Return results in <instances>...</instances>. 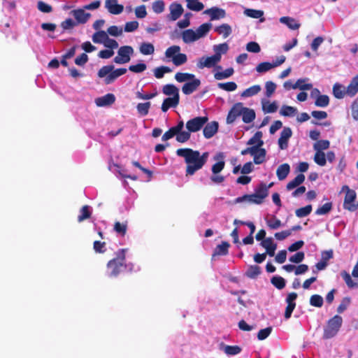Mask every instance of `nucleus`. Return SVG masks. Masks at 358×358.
<instances>
[{
  "label": "nucleus",
  "instance_id": "nucleus-60",
  "mask_svg": "<svg viewBox=\"0 0 358 358\" xmlns=\"http://www.w3.org/2000/svg\"><path fill=\"white\" fill-rule=\"evenodd\" d=\"M314 161L319 166H324L327 163L324 153L323 152L316 151L314 156Z\"/></svg>",
  "mask_w": 358,
  "mask_h": 358
},
{
  "label": "nucleus",
  "instance_id": "nucleus-4",
  "mask_svg": "<svg viewBox=\"0 0 358 358\" xmlns=\"http://www.w3.org/2000/svg\"><path fill=\"white\" fill-rule=\"evenodd\" d=\"M342 324V317L338 315H334L327 321V325L324 328L322 338L329 339L334 337L339 331Z\"/></svg>",
  "mask_w": 358,
  "mask_h": 358
},
{
  "label": "nucleus",
  "instance_id": "nucleus-1",
  "mask_svg": "<svg viewBox=\"0 0 358 358\" xmlns=\"http://www.w3.org/2000/svg\"><path fill=\"white\" fill-rule=\"evenodd\" d=\"M176 155L185 159L187 164L186 176H193L196 171L201 169L206 164L209 155L208 152L201 155L199 151L194 150L192 148H179L176 150Z\"/></svg>",
  "mask_w": 358,
  "mask_h": 358
},
{
  "label": "nucleus",
  "instance_id": "nucleus-38",
  "mask_svg": "<svg viewBox=\"0 0 358 358\" xmlns=\"http://www.w3.org/2000/svg\"><path fill=\"white\" fill-rule=\"evenodd\" d=\"M186 1L187 7L191 10L201 11L204 8L203 3L199 0H186Z\"/></svg>",
  "mask_w": 358,
  "mask_h": 358
},
{
  "label": "nucleus",
  "instance_id": "nucleus-29",
  "mask_svg": "<svg viewBox=\"0 0 358 358\" xmlns=\"http://www.w3.org/2000/svg\"><path fill=\"white\" fill-rule=\"evenodd\" d=\"M255 112L253 109L243 107L242 120L244 123H250L255 119Z\"/></svg>",
  "mask_w": 358,
  "mask_h": 358
},
{
  "label": "nucleus",
  "instance_id": "nucleus-43",
  "mask_svg": "<svg viewBox=\"0 0 358 358\" xmlns=\"http://www.w3.org/2000/svg\"><path fill=\"white\" fill-rule=\"evenodd\" d=\"M234 69L228 68L225 69L224 71H218L214 74V77L216 80H222L227 78H229L234 74Z\"/></svg>",
  "mask_w": 358,
  "mask_h": 358
},
{
  "label": "nucleus",
  "instance_id": "nucleus-28",
  "mask_svg": "<svg viewBox=\"0 0 358 358\" xmlns=\"http://www.w3.org/2000/svg\"><path fill=\"white\" fill-rule=\"evenodd\" d=\"M266 151L264 148L260 147L259 148H257L255 151V154H253V161L255 164H262L266 159Z\"/></svg>",
  "mask_w": 358,
  "mask_h": 358
},
{
  "label": "nucleus",
  "instance_id": "nucleus-53",
  "mask_svg": "<svg viewBox=\"0 0 358 358\" xmlns=\"http://www.w3.org/2000/svg\"><path fill=\"white\" fill-rule=\"evenodd\" d=\"M313 85L310 83H305L304 79H299L292 86V89H300L301 90H309L312 89Z\"/></svg>",
  "mask_w": 358,
  "mask_h": 358
},
{
  "label": "nucleus",
  "instance_id": "nucleus-63",
  "mask_svg": "<svg viewBox=\"0 0 358 358\" xmlns=\"http://www.w3.org/2000/svg\"><path fill=\"white\" fill-rule=\"evenodd\" d=\"M263 110L267 113H275L278 109V106L276 103L274 101L273 103H270L269 101H266L263 103Z\"/></svg>",
  "mask_w": 358,
  "mask_h": 358
},
{
  "label": "nucleus",
  "instance_id": "nucleus-9",
  "mask_svg": "<svg viewBox=\"0 0 358 358\" xmlns=\"http://www.w3.org/2000/svg\"><path fill=\"white\" fill-rule=\"evenodd\" d=\"M298 295L296 292H291L288 294L286 298L287 307L285 311V318L288 320L291 317L292 313L296 307L295 300L296 299Z\"/></svg>",
  "mask_w": 358,
  "mask_h": 358
},
{
  "label": "nucleus",
  "instance_id": "nucleus-35",
  "mask_svg": "<svg viewBox=\"0 0 358 358\" xmlns=\"http://www.w3.org/2000/svg\"><path fill=\"white\" fill-rule=\"evenodd\" d=\"M91 215L92 211L90 210V206L85 205L80 210V215L78 216V222H82L84 220L90 218Z\"/></svg>",
  "mask_w": 358,
  "mask_h": 358
},
{
  "label": "nucleus",
  "instance_id": "nucleus-19",
  "mask_svg": "<svg viewBox=\"0 0 358 358\" xmlns=\"http://www.w3.org/2000/svg\"><path fill=\"white\" fill-rule=\"evenodd\" d=\"M115 101V96L113 94L108 93L106 95L98 97L95 99V103L97 106L103 107L110 106Z\"/></svg>",
  "mask_w": 358,
  "mask_h": 358
},
{
  "label": "nucleus",
  "instance_id": "nucleus-18",
  "mask_svg": "<svg viewBox=\"0 0 358 358\" xmlns=\"http://www.w3.org/2000/svg\"><path fill=\"white\" fill-rule=\"evenodd\" d=\"M219 124L216 121H213L205 124L203 127V134L206 138H210L213 137L218 130Z\"/></svg>",
  "mask_w": 358,
  "mask_h": 358
},
{
  "label": "nucleus",
  "instance_id": "nucleus-7",
  "mask_svg": "<svg viewBox=\"0 0 358 358\" xmlns=\"http://www.w3.org/2000/svg\"><path fill=\"white\" fill-rule=\"evenodd\" d=\"M208 120V117H196L186 122V129H187V132L191 133L196 132L201 130L204 125L207 123Z\"/></svg>",
  "mask_w": 358,
  "mask_h": 358
},
{
  "label": "nucleus",
  "instance_id": "nucleus-48",
  "mask_svg": "<svg viewBox=\"0 0 358 358\" xmlns=\"http://www.w3.org/2000/svg\"><path fill=\"white\" fill-rule=\"evenodd\" d=\"M106 38H108V34L104 31H99L92 36V41L95 43H103Z\"/></svg>",
  "mask_w": 358,
  "mask_h": 358
},
{
  "label": "nucleus",
  "instance_id": "nucleus-37",
  "mask_svg": "<svg viewBox=\"0 0 358 358\" xmlns=\"http://www.w3.org/2000/svg\"><path fill=\"white\" fill-rule=\"evenodd\" d=\"M211 27L212 24L210 23H203L200 25L195 31L198 38L199 39L205 36L210 31Z\"/></svg>",
  "mask_w": 358,
  "mask_h": 358
},
{
  "label": "nucleus",
  "instance_id": "nucleus-17",
  "mask_svg": "<svg viewBox=\"0 0 358 358\" xmlns=\"http://www.w3.org/2000/svg\"><path fill=\"white\" fill-rule=\"evenodd\" d=\"M260 245L266 249V255L270 257H273L275 255V251L277 248V244L273 242L272 238H266L263 240Z\"/></svg>",
  "mask_w": 358,
  "mask_h": 358
},
{
  "label": "nucleus",
  "instance_id": "nucleus-62",
  "mask_svg": "<svg viewBox=\"0 0 358 358\" xmlns=\"http://www.w3.org/2000/svg\"><path fill=\"white\" fill-rule=\"evenodd\" d=\"M273 68H274L273 63L264 62H262V63L259 64L256 66V71L258 73H265Z\"/></svg>",
  "mask_w": 358,
  "mask_h": 358
},
{
  "label": "nucleus",
  "instance_id": "nucleus-2",
  "mask_svg": "<svg viewBox=\"0 0 358 358\" xmlns=\"http://www.w3.org/2000/svg\"><path fill=\"white\" fill-rule=\"evenodd\" d=\"M127 249L122 248L116 253V257L108 261L107 263L108 275L110 278H116L121 273L122 268H127L126 264V252Z\"/></svg>",
  "mask_w": 358,
  "mask_h": 358
},
{
  "label": "nucleus",
  "instance_id": "nucleus-54",
  "mask_svg": "<svg viewBox=\"0 0 358 358\" xmlns=\"http://www.w3.org/2000/svg\"><path fill=\"white\" fill-rule=\"evenodd\" d=\"M244 13L247 16L255 19L261 18L264 15V12L262 10L252 8L245 9L244 10Z\"/></svg>",
  "mask_w": 358,
  "mask_h": 358
},
{
  "label": "nucleus",
  "instance_id": "nucleus-47",
  "mask_svg": "<svg viewBox=\"0 0 358 358\" xmlns=\"http://www.w3.org/2000/svg\"><path fill=\"white\" fill-rule=\"evenodd\" d=\"M140 52L144 55H152L155 52L154 45L150 43H143L140 46Z\"/></svg>",
  "mask_w": 358,
  "mask_h": 358
},
{
  "label": "nucleus",
  "instance_id": "nucleus-14",
  "mask_svg": "<svg viewBox=\"0 0 358 358\" xmlns=\"http://www.w3.org/2000/svg\"><path fill=\"white\" fill-rule=\"evenodd\" d=\"M292 131L289 127H284L278 139V145L281 150H285L288 146V140L292 136Z\"/></svg>",
  "mask_w": 358,
  "mask_h": 358
},
{
  "label": "nucleus",
  "instance_id": "nucleus-3",
  "mask_svg": "<svg viewBox=\"0 0 358 358\" xmlns=\"http://www.w3.org/2000/svg\"><path fill=\"white\" fill-rule=\"evenodd\" d=\"M113 65H106L102 66L98 71L99 78H105L104 83L106 85L113 83L118 77L125 74L127 69L125 68H120L114 70Z\"/></svg>",
  "mask_w": 358,
  "mask_h": 358
},
{
  "label": "nucleus",
  "instance_id": "nucleus-20",
  "mask_svg": "<svg viewBox=\"0 0 358 358\" xmlns=\"http://www.w3.org/2000/svg\"><path fill=\"white\" fill-rule=\"evenodd\" d=\"M180 101V96L177 95L172 97L166 98L162 104L161 109L163 112H166L170 108H176Z\"/></svg>",
  "mask_w": 358,
  "mask_h": 358
},
{
  "label": "nucleus",
  "instance_id": "nucleus-15",
  "mask_svg": "<svg viewBox=\"0 0 358 358\" xmlns=\"http://www.w3.org/2000/svg\"><path fill=\"white\" fill-rule=\"evenodd\" d=\"M71 14L76 20L77 24H85L91 17L90 13L85 12L84 8L73 10Z\"/></svg>",
  "mask_w": 358,
  "mask_h": 358
},
{
  "label": "nucleus",
  "instance_id": "nucleus-58",
  "mask_svg": "<svg viewBox=\"0 0 358 358\" xmlns=\"http://www.w3.org/2000/svg\"><path fill=\"white\" fill-rule=\"evenodd\" d=\"M332 209V203L327 202L323 204L321 207H319L315 210V214L318 215H326L329 213Z\"/></svg>",
  "mask_w": 358,
  "mask_h": 358
},
{
  "label": "nucleus",
  "instance_id": "nucleus-12",
  "mask_svg": "<svg viewBox=\"0 0 358 358\" xmlns=\"http://www.w3.org/2000/svg\"><path fill=\"white\" fill-rule=\"evenodd\" d=\"M221 59V56L217 54H215L210 57H202L199 64L198 67L200 69H203L204 67L211 68L215 66Z\"/></svg>",
  "mask_w": 358,
  "mask_h": 358
},
{
  "label": "nucleus",
  "instance_id": "nucleus-27",
  "mask_svg": "<svg viewBox=\"0 0 358 358\" xmlns=\"http://www.w3.org/2000/svg\"><path fill=\"white\" fill-rule=\"evenodd\" d=\"M182 38L185 43H189L199 40L196 32L191 29L183 31L182 33Z\"/></svg>",
  "mask_w": 358,
  "mask_h": 358
},
{
  "label": "nucleus",
  "instance_id": "nucleus-22",
  "mask_svg": "<svg viewBox=\"0 0 358 358\" xmlns=\"http://www.w3.org/2000/svg\"><path fill=\"white\" fill-rule=\"evenodd\" d=\"M170 19L173 21L178 20L182 14L184 10L180 3H173L170 5Z\"/></svg>",
  "mask_w": 358,
  "mask_h": 358
},
{
  "label": "nucleus",
  "instance_id": "nucleus-52",
  "mask_svg": "<svg viewBox=\"0 0 358 358\" xmlns=\"http://www.w3.org/2000/svg\"><path fill=\"white\" fill-rule=\"evenodd\" d=\"M330 142L328 140H318L313 145V148L316 151L322 152L329 148Z\"/></svg>",
  "mask_w": 358,
  "mask_h": 358
},
{
  "label": "nucleus",
  "instance_id": "nucleus-10",
  "mask_svg": "<svg viewBox=\"0 0 358 358\" xmlns=\"http://www.w3.org/2000/svg\"><path fill=\"white\" fill-rule=\"evenodd\" d=\"M243 110V105L242 103L238 102L235 103L228 113L227 117V122L232 124L236 119L242 115Z\"/></svg>",
  "mask_w": 358,
  "mask_h": 358
},
{
  "label": "nucleus",
  "instance_id": "nucleus-24",
  "mask_svg": "<svg viewBox=\"0 0 358 358\" xmlns=\"http://www.w3.org/2000/svg\"><path fill=\"white\" fill-rule=\"evenodd\" d=\"M358 92V74L355 76L346 88V94L350 96H355Z\"/></svg>",
  "mask_w": 358,
  "mask_h": 358
},
{
  "label": "nucleus",
  "instance_id": "nucleus-33",
  "mask_svg": "<svg viewBox=\"0 0 358 358\" xmlns=\"http://www.w3.org/2000/svg\"><path fill=\"white\" fill-rule=\"evenodd\" d=\"M128 228V222L127 221L120 222H115L114 224L113 229L114 231L121 236H124L127 234Z\"/></svg>",
  "mask_w": 358,
  "mask_h": 358
},
{
  "label": "nucleus",
  "instance_id": "nucleus-6",
  "mask_svg": "<svg viewBox=\"0 0 358 358\" xmlns=\"http://www.w3.org/2000/svg\"><path fill=\"white\" fill-rule=\"evenodd\" d=\"M180 47L178 45H172L168 48L165 52V56L167 58H171L174 65L178 66L187 61V55L184 53H180Z\"/></svg>",
  "mask_w": 358,
  "mask_h": 358
},
{
  "label": "nucleus",
  "instance_id": "nucleus-46",
  "mask_svg": "<svg viewBox=\"0 0 358 358\" xmlns=\"http://www.w3.org/2000/svg\"><path fill=\"white\" fill-rule=\"evenodd\" d=\"M271 284L278 289H282L286 285L285 280L281 276H273L271 279Z\"/></svg>",
  "mask_w": 358,
  "mask_h": 358
},
{
  "label": "nucleus",
  "instance_id": "nucleus-39",
  "mask_svg": "<svg viewBox=\"0 0 358 358\" xmlns=\"http://www.w3.org/2000/svg\"><path fill=\"white\" fill-rule=\"evenodd\" d=\"M345 94L346 90L341 84H334L333 86V94L336 99H343Z\"/></svg>",
  "mask_w": 358,
  "mask_h": 358
},
{
  "label": "nucleus",
  "instance_id": "nucleus-13",
  "mask_svg": "<svg viewBox=\"0 0 358 358\" xmlns=\"http://www.w3.org/2000/svg\"><path fill=\"white\" fill-rule=\"evenodd\" d=\"M189 80L191 81L185 83L182 87V92L186 95L192 94L201 85L200 80L195 77Z\"/></svg>",
  "mask_w": 358,
  "mask_h": 358
},
{
  "label": "nucleus",
  "instance_id": "nucleus-34",
  "mask_svg": "<svg viewBox=\"0 0 358 358\" xmlns=\"http://www.w3.org/2000/svg\"><path fill=\"white\" fill-rule=\"evenodd\" d=\"M162 92L167 96H180L178 88L173 84L165 85L162 88Z\"/></svg>",
  "mask_w": 358,
  "mask_h": 358
},
{
  "label": "nucleus",
  "instance_id": "nucleus-11",
  "mask_svg": "<svg viewBox=\"0 0 358 358\" xmlns=\"http://www.w3.org/2000/svg\"><path fill=\"white\" fill-rule=\"evenodd\" d=\"M183 127L184 122L180 120L178 122L176 126L172 127L178 134L176 136V141L179 143H185L191 137V134L189 132H187V131H182Z\"/></svg>",
  "mask_w": 358,
  "mask_h": 358
},
{
  "label": "nucleus",
  "instance_id": "nucleus-16",
  "mask_svg": "<svg viewBox=\"0 0 358 358\" xmlns=\"http://www.w3.org/2000/svg\"><path fill=\"white\" fill-rule=\"evenodd\" d=\"M105 7L113 15L120 14L124 10V6L118 4L117 0H106Z\"/></svg>",
  "mask_w": 358,
  "mask_h": 358
},
{
  "label": "nucleus",
  "instance_id": "nucleus-32",
  "mask_svg": "<svg viewBox=\"0 0 358 358\" xmlns=\"http://www.w3.org/2000/svg\"><path fill=\"white\" fill-rule=\"evenodd\" d=\"M262 273L261 267L257 265L250 266L245 271V275L251 279L257 278Z\"/></svg>",
  "mask_w": 358,
  "mask_h": 358
},
{
  "label": "nucleus",
  "instance_id": "nucleus-30",
  "mask_svg": "<svg viewBox=\"0 0 358 358\" xmlns=\"http://www.w3.org/2000/svg\"><path fill=\"white\" fill-rule=\"evenodd\" d=\"M304 180L305 176L303 173H300L287 184L286 188L287 190H292L302 184Z\"/></svg>",
  "mask_w": 358,
  "mask_h": 358
},
{
  "label": "nucleus",
  "instance_id": "nucleus-59",
  "mask_svg": "<svg viewBox=\"0 0 358 358\" xmlns=\"http://www.w3.org/2000/svg\"><path fill=\"white\" fill-rule=\"evenodd\" d=\"M224 352L227 355H236L241 352V348L238 345H225Z\"/></svg>",
  "mask_w": 358,
  "mask_h": 358
},
{
  "label": "nucleus",
  "instance_id": "nucleus-5",
  "mask_svg": "<svg viewBox=\"0 0 358 358\" xmlns=\"http://www.w3.org/2000/svg\"><path fill=\"white\" fill-rule=\"evenodd\" d=\"M342 191L345 192L343 202V208L350 212H354L358 209V203L356 201L357 194L355 190L350 189L348 185L342 187Z\"/></svg>",
  "mask_w": 358,
  "mask_h": 358
},
{
  "label": "nucleus",
  "instance_id": "nucleus-42",
  "mask_svg": "<svg viewBox=\"0 0 358 358\" xmlns=\"http://www.w3.org/2000/svg\"><path fill=\"white\" fill-rule=\"evenodd\" d=\"M151 103L150 102H145V103H139L136 106V109L138 114L141 116H145L149 113V109L150 108Z\"/></svg>",
  "mask_w": 358,
  "mask_h": 358
},
{
  "label": "nucleus",
  "instance_id": "nucleus-50",
  "mask_svg": "<svg viewBox=\"0 0 358 358\" xmlns=\"http://www.w3.org/2000/svg\"><path fill=\"white\" fill-rule=\"evenodd\" d=\"M266 223L271 229H277L282 226L281 221L274 215L271 219H266Z\"/></svg>",
  "mask_w": 358,
  "mask_h": 358
},
{
  "label": "nucleus",
  "instance_id": "nucleus-45",
  "mask_svg": "<svg viewBox=\"0 0 358 358\" xmlns=\"http://www.w3.org/2000/svg\"><path fill=\"white\" fill-rule=\"evenodd\" d=\"M297 112V109L289 106H282L280 114L285 117L294 116Z\"/></svg>",
  "mask_w": 358,
  "mask_h": 358
},
{
  "label": "nucleus",
  "instance_id": "nucleus-8",
  "mask_svg": "<svg viewBox=\"0 0 358 358\" xmlns=\"http://www.w3.org/2000/svg\"><path fill=\"white\" fill-rule=\"evenodd\" d=\"M134 53V49L131 46L124 45L119 48L117 51V56H116L113 61L116 64H122L127 63L131 59V56Z\"/></svg>",
  "mask_w": 358,
  "mask_h": 358
},
{
  "label": "nucleus",
  "instance_id": "nucleus-41",
  "mask_svg": "<svg viewBox=\"0 0 358 358\" xmlns=\"http://www.w3.org/2000/svg\"><path fill=\"white\" fill-rule=\"evenodd\" d=\"M329 104V97L325 94H319L315 101V105L317 107L324 108Z\"/></svg>",
  "mask_w": 358,
  "mask_h": 358
},
{
  "label": "nucleus",
  "instance_id": "nucleus-61",
  "mask_svg": "<svg viewBox=\"0 0 358 358\" xmlns=\"http://www.w3.org/2000/svg\"><path fill=\"white\" fill-rule=\"evenodd\" d=\"M171 69L168 66H162L157 67L154 71L155 76L159 79L164 77V74L166 73H170Z\"/></svg>",
  "mask_w": 358,
  "mask_h": 358
},
{
  "label": "nucleus",
  "instance_id": "nucleus-31",
  "mask_svg": "<svg viewBox=\"0 0 358 358\" xmlns=\"http://www.w3.org/2000/svg\"><path fill=\"white\" fill-rule=\"evenodd\" d=\"M281 23L285 24L289 29L292 30L298 29L300 27V24L298 23L294 18L284 16L280 18Z\"/></svg>",
  "mask_w": 358,
  "mask_h": 358
},
{
  "label": "nucleus",
  "instance_id": "nucleus-23",
  "mask_svg": "<svg viewBox=\"0 0 358 358\" xmlns=\"http://www.w3.org/2000/svg\"><path fill=\"white\" fill-rule=\"evenodd\" d=\"M262 132L260 131H257L252 137H251L247 142V145H252V148H259L264 145V141L262 139Z\"/></svg>",
  "mask_w": 358,
  "mask_h": 358
},
{
  "label": "nucleus",
  "instance_id": "nucleus-21",
  "mask_svg": "<svg viewBox=\"0 0 358 358\" xmlns=\"http://www.w3.org/2000/svg\"><path fill=\"white\" fill-rule=\"evenodd\" d=\"M204 13L209 15L211 20L224 18L226 15L224 10L217 7H212L209 9H207L204 11Z\"/></svg>",
  "mask_w": 358,
  "mask_h": 358
},
{
  "label": "nucleus",
  "instance_id": "nucleus-51",
  "mask_svg": "<svg viewBox=\"0 0 358 358\" xmlns=\"http://www.w3.org/2000/svg\"><path fill=\"white\" fill-rule=\"evenodd\" d=\"M323 298L319 294H313L310 298V304L312 306L321 308L323 306Z\"/></svg>",
  "mask_w": 358,
  "mask_h": 358
},
{
  "label": "nucleus",
  "instance_id": "nucleus-64",
  "mask_svg": "<svg viewBox=\"0 0 358 358\" xmlns=\"http://www.w3.org/2000/svg\"><path fill=\"white\" fill-rule=\"evenodd\" d=\"M351 110L353 119L358 121V96L352 102L351 105Z\"/></svg>",
  "mask_w": 358,
  "mask_h": 358
},
{
  "label": "nucleus",
  "instance_id": "nucleus-57",
  "mask_svg": "<svg viewBox=\"0 0 358 358\" xmlns=\"http://www.w3.org/2000/svg\"><path fill=\"white\" fill-rule=\"evenodd\" d=\"M194 78V75L189 73H180L178 72L175 75V79L178 83H183L187 80H189L190 79H193Z\"/></svg>",
  "mask_w": 358,
  "mask_h": 358
},
{
  "label": "nucleus",
  "instance_id": "nucleus-44",
  "mask_svg": "<svg viewBox=\"0 0 358 358\" xmlns=\"http://www.w3.org/2000/svg\"><path fill=\"white\" fill-rule=\"evenodd\" d=\"M261 90V87L259 85H253L245 90H244L241 96L244 97H249L252 96L257 94H258Z\"/></svg>",
  "mask_w": 358,
  "mask_h": 358
},
{
  "label": "nucleus",
  "instance_id": "nucleus-26",
  "mask_svg": "<svg viewBox=\"0 0 358 358\" xmlns=\"http://www.w3.org/2000/svg\"><path fill=\"white\" fill-rule=\"evenodd\" d=\"M290 171V166L288 164L285 163L278 166L276 171V175L280 180H285Z\"/></svg>",
  "mask_w": 358,
  "mask_h": 358
},
{
  "label": "nucleus",
  "instance_id": "nucleus-25",
  "mask_svg": "<svg viewBox=\"0 0 358 358\" xmlns=\"http://www.w3.org/2000/svg\"><path fill=\"white\" fill-rule=\"evenodd\" d=\"M230 247V244L227 241H222L221 244L217 245L214 250L213 256L217 255H227L229 252V248Z\"/></svg>",
  "mask_w": 358,
  "mask_h": 358
},
{
  "label": "nucleus",
  "instance_id": "nucleus-56",
  "mask_svg": "<svg viewBox=\"0 0 358 358\" xmlns=\"http://www.w3.org/2000/svg\"><path fill=\"white\" fill-rule=\"evenodd\" d=\"M312 211V206L307 205L305 207L298 208L295 211V214L298 217H303L308 216Z\"/></svg>",
  "mask_w": 358,
  "mask_h": 358
},
{
  "label": "nucleus",
  "instance_id": "nucleus-40",
  "mask_svg": "<svg viewBox=\"0 0 358 358\" xmlns=\"http://www.w3.org/2000/svg\"><path fill=\"white\" fill-rule=\"evenodd\" d=\"M341 275L343 278L347 286L349 288H354L358 287L357 282H355L351 278V275L346 271H342L341 272Z\"/></svg>",
  "mask_w": 358,
  "mask_h": 358
},
{
  "label": "nucleus",
  "instance_id": "nucleus-36",
  "mask_svg": "<svg viewBox=\"0 0 358 358\" xmlns=\"http://www.w3.org/2000/svg\"><path fill=\"white\" fill-rule=\"evenodd\" d=\"M255 194L257 195L259 199L263 202L264 199L268 194L267 190V185L264 182H261L259 185V186L255 189Z\"/></svg>",
  "mask_w": 358,
  "mask_h": 358
},
{
  "label": "nucleus",
  "instance_id": "nucleus-55",
  "mask_svg": "<svg viewBox=\"0 0 358 358\" xmlns=\"http://www.w3.org/2000/svg\"><path fill=\"white\" fill-rule=\"evenodd\" d=\"M217 87L227 92H232L236 90L237 85L234 82L219 83Z\"/></svg>",
  "mask_w": 358,
  "mask_h": 358
},
{
  "label": "nucleus",
  "instance_id": "nucleus-49",
  "mask_svg": "<svg viewBox=\"0 0 358 358\" xmlns=\"http://www.w3.org/2000/svg\"><path fill=\"white\" fill-rule=\"evenodd\" d=\"M215 31L219 34H222L224 38H227L231 34V28L229 24H223L216 27Z\"/></svg>",
  "mask_w": 358,
  "mask_h": 358
}]
</instances>
